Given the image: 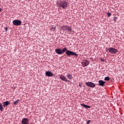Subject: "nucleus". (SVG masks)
Segmentation results:
<instances>
[{"label":"nucleus","instance_id":"nucleus-1","mask_svg":"<svg viewBox=\"0 0 124 124\" xmlns=\"http://www.w3.org/2000/svg\"><path fill=\"white\" fill-rule=\"evenodd\" d=\"M56 4L58 5L59 7H62L63 9H65V8H67L68 4H67V1L65 0H61L59 2H57Z\"/></svg>","mask_w":124,"mask_h":124},{"label":"nucleus","instance_id":"nucleus-2","mask_svg":"<svg viewBox=\"0 0 124 124\" xmlns=\"http://www.w3.org/2000/svg\"><path fill=\"white\" fill-rule=\"evenodd\" d=\"M61 28L62 29V30H63V31H67L69 33H71V32H72V28L71 26L62 25L61 26Z\"/></svg>","mask_w":124,"mask_h":124},{"label":"nucleus","instance_id":"nucleus-3","mask_svg":"<svg viewBox=\"0 0 124 124\" xmlns=\"http://www.w3.org/2000/svg\"><path fill=\"white\" fill-rule=\"evenodd\" d=\"M66 51H67L66 47H64L62 50L61 48H56L55 49V53L58 54V55H62V54H63V53H64Z\"/></svg>","mask_w":124,"mask_h":124},{"label":"nucleus","instance_id":"nucleus-4","mask_svg":"<svg viewBox=\"0 0 124 124\" xmlns=\"http://www.w3.org/2000/svg\"><path fill=\"white\" fill-rule=\"evenodd\" d=\"M65 54L68 56V57H70V56H75V57H78V54H76L75 52L67 50L65 51Z\"/></svg>","mask_w":124,"mask_h":124},{"label":"nucleus","instance_id":"nucleus-5","mask_svg":"<svg viewBox=\"0 0 124 124\" xmlns=\"http://www.w3.org/2000/svg\"><path fill=\"white\" fill-rule=\"evenodd\" d=\"M109 53H110V54H117L118 53V50L116 49L114 47H109L108 48Z\"/></svg>","mask_w":124,"mask_h":124},{"label":"nucleus","instance_id":"nucleus-6","mask_svg":"<svg viewBox=\"0 0 124 124\" xmlns=\"http://www.w3.org/2000/svg\"><path fill=\"white\" fill-rule=\"evenodd\" d=\"M13 24L14 26H21L22 25V21L19 20H14L13 21Z\"/></svg>","mask_w":124,"mask_h":124},{"label":"nucleus","instance_id":"nucleus-7","mask_svg":"<svg viewBox=\"0 0 124 124\" xmlns=\"http://www.w3.org/2000/svg\"><path fill=\"white\" fill-rule=\"evenodd\" d=\"M85 85L87 86L88 87H90V88H94L95 87V84L93 83V82H86L85 83Z\"/></svg>","mask_w":124,"mask_h":124},{"label":"nucleus","instance_id":"nucleus-8","mask_svg":"<svg viewBox=\"0 0 124 124\" xmlns=\"http://www.w3.org/2000/svg\"><path fill=\"white\" fill-rule=\"evenodd\" d=\"M81 64L82 66H83V67H86V66H88V64H90V62H89V61L87 60H84L81 62Z\"/></svg>","mask_w":124,"mask_h":124},{"label":"nucleus","instance_id":"nucleus-9","mask_svg":"<svg viewBox=\"0 0 124 124\" xmlns=\"http://www.w3.org/2000/svg\"><path fill=\"white\" fill-rule=\"evenodd\" d=\"M59 78L61 79V80H62V81H64V82H69L67 78H66V77L65 76L62 75H60Z\"/></svg>","mask_w":124,"mask_h":124},{"label":"nucleus","instance_id":"nucleus-10","mask_svg":"<svg viewBox=\"0 0 124 124\" xmlns=\"http://www.w3.org/2000/svg\"><path fill=\"white\" fill-rule=\"evenodd\" d=\"M53 75L54 74H53V73L50 71H47L46 72V76H47V77H53Z\"/></svg>","mask_w":124,"mask_h":124},{"label":"nucleus","instance_id":"nucleus-11","mask_svg":"<svg viewBox=\"0 0 124 124\" xmlns=\"http://www.w3.org/2000/svg\"><path fill=\"white\" fill-rule=\"evenodd\" d=\"M98 86H100L101 87H104V85H105V83L106 82L102 80H99L98 81Z\"/></svg>","mask_w":124,"mask_h":124},{"label":"nucleus","instance_id":"nucleus-12","mask_svg":"<svg viewBox=\"0 0 124 124\" xmlns=\"http://www.w3.org/2000/svg\"><path fill=\"white\" fill-rule=\"evenodd\" d=\"M29 122V119L23 118L21 121V124H27Z\"/></svg>","mask_w":124,"mask_h":124},{"label":"nucleus","instance_id":"nucleus-13","mask_svg":"<svg viewBox=\"0 0 124 124\" xmlns=\"http://www.w3.org/2000/svg\"><path fill=\"white\" fill-rule=\"evenodd\" d=\"M80 105H81V106H82V107H83L84 108H85L86 109H89L91 108V107L90 106H88L85 104H81Z\"/></svg>","mask_w":124,"mask_h":124},{"label":"nucleus","instance_id":"nucleus-14","mask_svg":"<svg viewBox=\"0 0 124 124\" xmlns=\"http://www.w3.org/2000/svg\"><path fill=\"white\" fill-rule=\"evenodd\" d=\"M3 106L5 107V106L7 107L8 105L10 104V102L8 101H6L5 102H3Z\"/></svg>","mask_w":124,"mask_h":124},{"label":"nucleus","instance_id":"nucleus-15","mask_svg":"<svg viewBox=\"0 0 124 124\" xmlns=\"http://www.w3.org/2000/svg\"><path fill=\"white\" fill-rule=\"evenodd\" d=\"M66 77H67L68 79H69L70 80L72 79V76L69 74H67Z\"/></svg>","mask_w":124,"mask_h":124},{"label":"nucleus","instance_id":"nucleus-16","mask_svg":"<svg viewBox=\"0 0 124 124\" xmlns=\"http://www.w3.org/2000/svg\"><path fill=\"white\" fill-rule=\"evenodd\" d=\"M19 101H20V100H17L14 102V105H17L18 103H19Z\"/></svg>","mask_w":124,"mask_h":124},{"label":"nucleus","instance_id":"nucleus-17","mask_svg":"<svg viewBox=\"0 0 124 124\" xmlns=\"http://www.w3.org/2000/svg\"><path fill=\"white\" fill-rule=\"evenodd\" d=\"M0 110L1 112H2L3 111V107L2 106V105L1 104H0Z\"/></svg>","mask_w":124,"mask_h":124},{"label":"nucleus","instance_id":"nucleus-18","mask_svg":"<svg viewBox=\"0 0 124 124\" xmlns=\"http://www.w3.org/2000/svg\"><path fill=\"white\" fill-rule=\"evenodd\" d=\"M105 81H109L110 80V78L109 77H106L104 78Z\"/></svg>","mask_w":124,"mask_h":124},{"label":"nucleus","instance_id":"nucleus-19","mask_svg":"<svg viewBox=\"0 0 124 124\" xmlns=\"http://www.w3.org/2000/svg\"><path fill=\"white\" fill-rule=\"evenodd\" d=\"M117 19H118V18H117V17L114 16V17H113V21H114L115 22H116Z\"/></svg>","mask_w":124,"mask_h":124},{"label":"nucleus","instance_id":"nucleus-20","mask_svg":"<svg viewBox=\"0 0 124 124\" xmlns=\"http://www.w3.org/2000/svg\"><path fill=\"white\" fill-rule=\"evenodd\" d=\"M111 15H112V14H111V13L108 12L107 13V16H108V17H110L111 16Z\"/></svg>","mask_w":124,"mask_h":124},{"label":"nucleus","instance_id":"nucleus-21","mask_svg":"<svg viewBox=\"0 0 124 124\" xmlns=\"http://www.w3.org/2000/svg\"><path fill=\"white\" fill-rule=\"evenodd\" d=\"M55 30H56V27H52V28H51V31H55Z\"/></svg>","mask_w":124,"mask_h":124},{"label":"nucleus","instance_id":"nucleus-22","mask_svg":"<svg viewBox=\"0 0 124 124\" xmlns=\"http://www.w3.org/2000/svg\"><path fill=\"white\" fill-rule=\"evenodd\" d=\"M91 122H92V120H88V121L87 122L86 124H90V123Z\"/></svg>","mask_w":124,"mask_h":124},{"label":"nucleus","instance_id":"nucleus-23","mask_svg":"<svg viewBox=\"0 0 124 124\" xmlns=\"http://www.w3.org/2000/svg\"><path fill=\"white\" fill-rule=\"evenodd\" d=\"M4 29H5V31L7 32V27H5Z\"/></svg>","mask_w":124,"mask_h":124},{"label":"nucleus","instance_id":"nucleus-24","mask_svg":"<svg viewBox=\"0 0 124 124\" xmlns=\"http://www.w3.org/2000/svg\"><path fill=\"white\" fill-rule=\"evenodd\" d=\"M101 61H102V62H105V60L103 59H101Z\"/></svg>","mask_w":124,"mask_h":124},{"label":"nucleus","instance_id":"nucleus-25","mask_svg":"<svg viewBox=\"0 0 124 124\" xmlns=\"http://www.w3.org/2000/svg\"><path fill=\"white\" fill-rule=\"evenodd\" d=\"M79 87H80V88H82V85L79 84Z\"/></svg>","mask_w":124,"mask_h":124},{"label":"nucleus","instance_id":"nucleus-26","mask_svg":"<svg viewBox=\"0 0 124 124\" xmlns=\"http://www.w3.org/2000/svg\"><path fill=\"white\" fill-rule=\"evenodd\" d=\"M106 52H108V51H109V50H108V48L107 49V48H106Z\"/></svg>","mask_w":124,"mask_h":124},{"label":"nucleus","instance_id":"nucleus-27","mask_svg":"<svg viewBox=\"0 0 124 124\" xmlns=\"http://www.w3.org/2000/svg\"><path fill=\"white\" fill-rule=\"evenodd\" d=\"M1 8H0V12H1Z\"/></svg>","mask_w":124,"mask_h":124}]
</instances>
